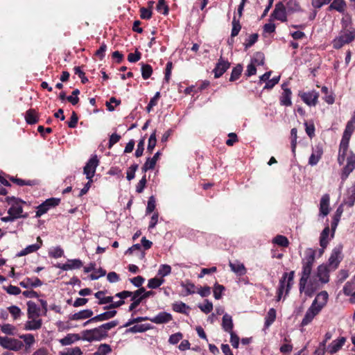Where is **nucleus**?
Segmentation results:
<instances>
[{"instance_id":"412c9836","label":"nucleus","mask_w":355,"mask_h":355,"mask_svg":"<svg viewBox=\"0 0 355 355\" xmlns=\"http://www.w3.org/2000/svg\"><path fill=\"white\" fill-rule=\"evenodd\" d=\"M283 92L280 96V104L284 106H291L292 105L291 95L292 92L289 88L287 87V84L284 83L282 85Z\"/></svg>"},{"instance_id":"6e6d98bb","label":"nucleus","mask_w":355,"mask_h":355,"mask_svg":"<svg viewBox=\"0 0 355 355\" xmlns=\"http://www.w3.org/2000/svg\"><path fill=\"white\" fill-rule=\"evenodd\" d=\"M8 310L15 320L19 319L22 314L21 309L17 306H10Z\"/></svg>"},{"instance_id":"09e8293b","label":"nucleus","mask_w":355,"mask_h":355,"mask_svg":"<svg viewBox=\"0 0 355 355\" xmlns=\"http://www.w3.org/2000/svg\"><path fill=\"white\" fill-rule=\"evenodd\" d=\"M354 130H353L349 127H347V126L345 127V129L343 132V137H342V139L340 141L341 144L349 146V140H350L351 136H352Z\"/></svg>"},{"instance_id":"49530a36","label":"nucleus","mask_w":355,"mask_h":355,"mask_svg":"<svg viewBox=\"0 0 355 355\" xmlns=\"http://www.w3.org/2000/svg\"><path fill=\"white\" fill-rule=\"evenodd\" d=\"M348 146H349L343 145V144H340L338 156V162L340 165L343 164V163L345 162V156H346L347 151L348 149Z\"/></svg>"},{"instance_id":"c85d7f7f","label":"nucleus","mask_w":355,"mask_h":355,"mask_svg":"<svg viewBox=\"0 0 355 355\" xmlns=\"http://www.w3.org/2000/svg\"><path fill=\"white\" fill-rule=\"evenodd\" d=\"M19 285L25 288L30 287H38L42 285V281L37 277L26 278L19 283Z\"/></svg>"},{"instance_id":"0eeeda50","label":"nucleus","mask_w":355,"mask_h":355,"mask_svg":"<svg viewBox=\"0 0 355 355\" xmlns=\"http://www.w3.org/2000/svg\"><path fill=\"white\" fill-rule=\"evenodd\" d=\"M0 345L4 349L12 351H19L24 347L21 340L7 336H0Z\"/></svg>"},{"instance_id":"4c0bfd02","label":"nucleus","mask_w":355,"mask_h":355,"mask_svg":"<svg viewBox=\"0 0 355 355\" xmlns=\"http://www.w3.org/2000/svg\"><path fill=\"white\" fill-rule=\"evenodd\" d=\"M354 289L355 280H352L345 283V284L343 286V291L346 296H351V297H352Z\"/></svg>"},{"instance_id":"864d4df0","label":"nucleus","mask_w":355,"mask_h":355,"mask_svg":"<svg viewBox=\"0 0 355 355\" xmlns=\"http://www.w3.org/2000/svg\"><path fill=\"white\" fill-rule=\"evenodd\" d=\"M150 329V327L148 324H136L128 329L127 331L131 333L144 332Z\"/></svg>"},{"instance_id":"423d86ee","label":"nucleus","mask_w":355,"mask_h":355,"mask_svg":"<svg viewBox=\"0 0 355 355\" xmlns=\"http://www.w3.org/2000/svg\"><path fill=\"white\" fill-rule=\"evenodd\" d=\"M141 290L137 289L134 292L123 291L122 292L118 293L115 295V297H119V299H126L128 297H131V301L132 302L129 306V311H132L135 309L139 304L143 300L141 293H142Z\"/></svg>"},{"instance_id":"5fc2aeb1","label":"nucleus","mask_w":355,"mask_h":355,"mask_svg":"<svg viewBox=\"0 0 355 355\" xmlns=\"http://www.w3.org/2000/svg\"><path fill=\"white\" fill-rule=\"evenodd\" d=\"M153 73L152 67L148 64H141V75L142 78L144 80H146L150 78Z\"/></svg>"},{"instance_id":"f03ea898","label":"nucleus","mask_w":355,"mask_h":355,"mask_svg":"<svg viewBox=\"0 0 355 355\" xmlns=\"http://www.w3.org/2000/svg\"><path fill=\"white\" fill-rule=\"evenodd\" d=\"M7 202L10 205L8 209V216L1 218V221L5 223L13 222L19 218H26L28 214L24 212L23 207L26 205L25 201L15 197H8Z\"/></svg>"},{"instance_id":"ddd939ff","label":"nucleus","mask_w":355,"mask_h":355,"mask_svg":"<svg viewBox=\"0 0 355 355\" xmlns=\"http://www.w3.org/2000/svg\"><path fill=\"white\" fill-rule=\"evenodd\" d=\"M287 13L284 4L282 2H279L275 5L272 17L277 20L284 22L287 21Z\"/></svg>"},{"instance_id":"cd10ccee","label":"nucleus","mask_w":355,"mask_h":355,"mask_svg":"<svg viewBox=\"0 0 355 355\" xmlns=\"http://www.w3.org/2000/svg\"><path fill=\"white\" fill-rule=\"evenodd\" d=\"M42 320L40 318H31L24 324V329L26 331L37 330L41 328Z\"/></svg>"},{"instance_id":"c756f323","label":"nucleus","mask_w":355,"mask_h":355,"mask_svg":"<svg viewBox=\"0 0 355 355\" xmlns=\"http://www.w3.org/2000/svg\"><path fill=\"white\" fill-rule=\"evenodd\" d=\"M80 340H82L81 334H68L65 337L60 339L59 342L62 346H67Z\"/></svg>"},{"instance_id":"2f4dec72","label":"nucleus","mask_w":355,"mask_h":355,"mask_svg":"<svg viewBox=\"0 0 355 355\" xmlns=\"http://www.w3.org/2000/svg\"><path fill=\"white\" fill-rule=\"evenodd\" d=\"M180 286L184 289L182 293V296H188L196 292L195 285L190 282H182Z\"/></svg>"},{"instance_id":"7ed1b4c3","label":"nucleus","mask_w":355,"mask_h":355,"mask_svg":"<svg viewBox=\"0 0 355 355\" xmlns=\"http://www.w3.org/2000/svg\"><path fill=\"white\" fill-rule=\"evenodd\" d=\"M312 271H302L299 282V291L307 297H311L320 288V284Z\"/></svg>"},{"instance_id":"bb28decb","label":"nucleus","mask_w":355,"mask_h":355,"mask_svg":"<svg viewBox=\"0 0 355 355\" xmlns=\"http://www.w3.org/2000/svg\"><path fill=\"white\" fill-rule=\"evenodd\" d=\"M229 266L231 270L234 272L236 275L243 276L246 274L247 269L245 268L243 263L239 261H234V262L230 261Z\"/></svg>"},{"instance_id":"4d7b16f0","label":"nucleus","mask_w":355,"mask_h":355,"mask_svg":"<svg viewBox=\"0 0 355 355\" xmlns=\"http://www.w3.org/2000/svg\"><path fill=\"white\" fill-rule=\"evenodd\" d=\"M157 144L156 132L155 130L150 135L148 139L147 149L149 152H152Z\"/></svg>"},{"instance_id":"052dcab7","label":"nucleus","mask_w":355,"mask_h":355,"mask_svg":"<svg viewBox=\"0 0 355 355\" xmlns=\"http://www.w3.org/2000/svg\"><path fill=\"white\" fill-rule=\"evenodd\" d=\"M49 254L53 258H60L63 255L64 251L60 247L58 246L51 249Z\"/></svg>"},{"instance_id":"39448f33","label":"nucleus","mask_w":355,"mask_h":355,"mask_svg":"<svg viewBox=\"0 0 355 355\" xmlns=\"http://www.w3.org/2000/svg\"><path fill=\"white\" fill-rule=\"evenodd\" d=\"M294 271H291L290 272H284L279 281V286L277 292V300H280L284 293L288 294L292 284L293 283L294 279Z\"/></svg>"},{"instance_id":"72a5a7b5","label":"nucleus","mask_w":355,"mask_h":355,"mask_svg":"<svg viewBox=\"0 0 355 355\" xmlns=\"http://www.w3.org/2000/svg\"><path fill=\"white\" fill-rule=\"evenodd\" d=\"M286 10L288 13L300 11V6L297 0H288L286 3Z\"/></svg>"},{"instance_id":"473e14b6","label":"nucleus","mask_w":355,"mask_h":355,"mask_svg":"<svg viewBox=\"0 0 355 355\" xmlns=\"http://www.w3.org/2000/svg\"><path fill=\"white\" fill-rule=\"evenodd\" d=\"M346 8V3L344 0H333L330 4L329 10H336V11L343 13Z\"/></svg>"},{"instance_id":"37998d69","label":"nucleus","mask_w":355,"mask_h":355,"mask_svg":"<svg viewBox=\"0 0 355 355\" xmlns=\"http://www.w3.org/2000/svg\"><path fill=\"white\" fill-rule=\"evenodd\" d=\"M19 338L24 340L26 349L31 348L33 346V345L35 343V337L31 334L21 335Z\"/></svg>"},{"instance_id":"6ab92c4d","label":"nucleus","mask_w":355,"mask_h":355,"mask_svg":"<svg viewBox=\"0 0 355 355\" xmlns=\"http://www.w3.org/2000/svg\"><path fill=\"white\" fill-rule=\"evenodd\" d=\"M323 155L322 147L320 145L315 146L312 149V153L309 159V164L311 166H315L320 160Z\"/></svg>"},{"instance_id":"79ce46f5","label":"nucleus","mask_w":355,"mask_h":355,"mask_svg":"<svg viewBox=\"0 0 355 355\" xmlns=\"http://www.w3.org/2000/svg\"><path fill=\"white\" fill-rule=\"evenodd\" d=\"M112 352V348L110 345L103 343L101 344L97 350L94 353V355H107Z\"/></svg>"},{"instance_id":"e2e57ef3","label":"nucleus","mask_w":355,"mask_h":355,"mask_svg":"<svg viewBox=\"0 0 355 355\" xmlns=\"http://www.w3.org/2000/svg\"><path fill=\"white\" fill-rule=\"evenodd\" d=\"M83 352L79 347L68 348L62 352V355H82Z\"/></svg>"},{"instance_id":"aec40b11","label":"nucleus","mask_w":355,"mask_h":355,"mask_svg":"<svg viewBox=\"0 0 355 355\" xmlns=\"http://www.w3.org/2000/svg\"><path fill=\"white\" fill-rule=\"evenodd\" d=\"M172 315L165 311L160 312L153 318H148V320L157 324L168 323L172 320Z\"/></svg>"},{"instance_id":"4be33fe9","label":"nucleus","mask_w":355,"mask_h":355,"mask_svg":"<svg viewBox=\"0 0 355 355\" xmlns=\"http://www.w3.org/2000/svg\"><path fill=\"white\" fill-rule=\"evenodd\" d=\"M42 245V241L40 236L37 238V243L35 244L29 245L24 249L19 252L17 254V257L26 256L28 254L37 251Z\"/></svg>"},{"instance_id":"f257e3e1","label":"nucleus","mask_w":355,"mask_h":355,"mask_svg":"<svg viewBox=\"0 0 355 355\" xmlns=\"http://www.w3.org/2000/svg\"><path fill=\"white\" fill-rule=\"evenodd\" d=\"M119 324L117 320L104 323L97 327L81 331V338L83 341L89 343L101 341L108 336V331Z\"/></svg>"},{"instance_id":"ea45409f","label":"nucleus","mask_w":355,"mask_h":355,"mask_svg":"<svg viewBox=\"0 0 355 355\" xmlns=\"http://www.w3.org/2000/svg\"><path fill=\"white\" fill-rule=\"evenodd\" d=\"M95 297L99 300L98 304H109L110 302H112V300H114V297L112 296H104V293L103 291H98L95 293Z\"/></svg>"},{"instance_id":"dca6fc26","label":"nucleus","mask_w":355,"mask_h":355,"mask_svg":"<svg viewBox=\"0 0 355 355\" xmlns=\"http://www.w3.org/2000/svg\"><path fill=\"white\" fill-rule=\"evenodd\" d=\"M328 298L329 295L327 292L324 291H321L316 295L311 305L314 306V307L318 309L321 311L322 309L326 306Z\"/></svg>"},{"instance_id":"0e129e2a","label":"nucleus","mask_w":355,"mask_h":355,"mask_svg":"<svg viewBox=\"0 0 355 355\" xmlns=\"http://www.w3.org/2000/svg\"><path fill=\"white\" fill-rule=\"evenodd\" d=\"M198 307L205 313H209L213 309V304L211 302H209V300H205V304H200L198 306Z\"/></svg>"},{"instance_id":"f704fd0d","label":"nucleus","mask_w":355,"mask_h":355,"mask_svg":"<svg viewBox=\"0 0 355 355\" xmlns=\"http://www.w3.org/2000/svg\"><path fill=\"white\" fill-rule=\"evenodd\" d=\"M276 319V311L275 309L271 308L269 309L266 318H265V324L264 327L266 329H268L275 320Z\"/></svg>"},{"instance_id":"de8ad7c7","label":"nucleus","mask_w":355,"mask_h":355,"mask_svg":"<svg viewBox=\"0 0 355 355\" xmlns=\"http://www.w3.org/2000/svg\"><path fill=\"white\" fill-rule=\"evenodd\" d=\"M171 272V267L168 264H161L157 271V276L160 278H164L168 276Z\"/></svg>"},{"instance_id":"393cba45","label":"nucleus","mask_w":355,"mask_h":355,"mask_svg":"<svg viewBox=\"0 0 355 355\" xmlns=\"http://www.w3.org/2000/svg\"><path fill=\"white\" fill-rule=\"evenodd\" d=\"M93 315L94 313L91 309H84L70 315L69 319L70 320H89L93 318Z\"/></svg>"},{"instance_id":"bf43d9fd","label":"nucleus","mask_w":355,"mask_h":355,"mask_svg":"<svg viewBox=\"0 0 355 355\" xmlns=\"http://www.w3.org/2000/svg\"><path fill=\"white\" fill-rule=\"evenodd\" d=\"M297 129L296 128H292L291 130V148L292 152L294 154L295 153V148L297 146Z\"/></svg>"},{"instance_id":"3c124183","label":"nucleus","mask_w":355,"mask_h":355,"mask_svg":"<svg viewBox=\"0 0 355 355\" xmlns=\"http://www.w3.org/2000/svg\"><path fill=\"white\" fill-rule=\"evenodd\" d=\"M243 71V67L241 64H237L235 67L233 68L231 76L230 78V80L233 82L239 78Z\"/></svg>"},{"instance_id":"c9c22d12","label":"nucleus","mask_w":355,"mask_h":355,"mask_svg":"<svg viewBox=\"0 0 355 355\" xmlns=\"http://www.w3.org/2000/svg\"><path fill=\"white\" fill-rule=\"evenodd\" d=\"M342 214H343V208L341 207H340L337 209V210L334 214L332 223H331L332 234H331V237L334 236L335 230L336 229V227L338 226V224L339 223V220L340 219Z\"/></svg>"},{"instance_id":"f8f14e48","label":"nucleus","mask_w":355,"mask_h":355,"mask_svg":"<svg viewBox=\"0 0 355 355\" xmlns=\"http://www.w3.org/2000/svg\"><path fill=\"white\" fill-rule=\"evenodd\" d=\"M116 314V311L110 310L105 311L103 313L98 314L93 318L87 320L86 322L83 323V326L85 327L91 323L94 322H100L105 320H108L112 318H114Z\"/></svg>"},{"instance_id":"a211bd4d","label":"nucleus","mask_w":355,"mask_h":355,"mask_svg":"<svg viewBox=\"0 0 355 355\" xmlns=\"http://www.w3.org/2000/svg\"><path fill=\"white\" fill-rule=\"evenodd\" d=\"M329 232L330 229L329 225L327 224L324 230L322 231L320 236V245L321 246V249L319 250V255H322L324 252V249L327 248L329 239Z\"/></svg>"},{"instance_id":"e433bc0d","label":"nucleus","mask_w":355,"mask_h":355,"mask_svg":"<svg viewBox=\"0 0 355 355\" xmlns=\"http://www.w3.org/2000/svg\"><path fill=\"white\" fill-rule=\"evenodd\" d=\"M164 282H165L164 278H160L158 277H155L151 278L148 280L147 286L149 288L155 289V288H159Z\"/></svg>"},{"instance_id":"9d476101","label":"nucleus","mask_w":355,"mask_h":355,"mask_svg":"<svg viewBox=\"0 0 355 355\" xmlns=\"http://www.w3.org/2000/svg\"><path fill=\"white\" fill-rule=\"evenodd\" d=\"M98 165V159L96 155L92 157L86 163L83 168V173L87 180H92L96 173V169Z\"/></svg>"},{"instance_id":"a19ab883","label":"nucleus","mask_w":355,"mask_h":355,"mask_svg":"<svg viewBox=\"0 0 355 355\" xmlns=\"http://www.w3.org/2000/svg\"><path fill=\"white\" fill-rule=\"evenodd\" d=\"M28 319L37 318L40 315L39 308L33 302L28 303Z\"/></svg>"},{"instance_id":"4468645a","label":"nucleus","mask_w":355,"mask_h":355,"mask_svg":"<svg viewBox=\"0 0 355 355\" xmlns=\"http://www.w3.org/2000/svg\"><path fill=\"white\" fill-rule=\"evenodd\" d=\"M230 62L220 57L213 70L214 73V77L216 78H220L230 68Z\"/></svg>"},{"instance_id":"b1692460","label":"nucleus","mask_w":355,"mask_h":355,"mask_svg":"<svg viewBox=\"0 0 355 355\" xmlns=\"http://www.w3.org/2000/svg\"><path fill=\"white\" fill-rule=\"evenodd\" d=\"M346 339L345 337H340L333 340L327 347V351L330 354H335L338 352L345 345Z\"/></svg>"},{"instance_id":"8fccbe9b","label":"nucleus","mask_w":355,"mask_h":355,"mask_svg":"<svg viewBox=\"0 0 355 355\" xmlns=\"http://www.w3.org/2000/svg\"><path fill=\"white\" fill-rule=\"evenodd\" d=\"M1 331L7 335L14 336L16 334V327L10 324H3L1 326Z\"/></svg>"},{"instance_id":"603ef678","label":"nucleus","mask_w":355,"mask_h":355,"mask_svg":"<svg viewBox=\"0 0 355 355\" xmlns=\"http://www.w3.org/2000/svg\"><path fill=\"white\" fill-rule=\"evenodd\" d=\"M172 308L177 313H185L189 306L184 302H178L173 304Z\"/></svg>"},{"instance_id":"5701e85b","label":"nucleus","mask_w":355,"mask_h":355,"mask_svg":"<svg viewBox=\"0 0 355 355\" xmlns=\"http://www.w3.org/2000/svg\"><path fill=\"white\" fill-rule=\"evenodd\" d=\"M341 250L340 248H334L331 254V256L329 259V266L335 270L338 266L340 260H341Z\"/></svg>"},{"instance_id":"774afa93","label":"nucleus","mask_w":355,"mask_h":355,"mask_svg":"<svg viewBox=\"0 0 355 355\" xmlns=\"http://www.w3.org/2000/svg\"><path fill=\"white\" fill-rule=\"evenodd\" d=\"M346 164L353 171L355 169V154L354 153H350L349 156L347 158Z\"/></svg>"},{"instance_id":"680f3d73","label":"nucleus","mask_w":355,"mask_h":355,"mask_svg":"<svg viewBox=\"0 0 355 355\" xmlns=\"http://www.w3.org/2000/svg\"><path fill=\"white\" fill-rule=\"evenodd\" d=\"M157 10L159 12H162L164 15H167L168 12V8L165 3V0H159L157 4Z\"/></svg>"},{"instance_id":"6e6552de","label":"nucleus","mask_w":355,"mask_h":355,"mask_svg":"<svg viewBox=\"0 0 355 355\" xmlns=\"http://www.w3.org/2000/svg\"><path fill=\"white\" fill-rule=\"evenodd\" d=\"M316 250L313 248H307L304 252V257L302 259V271H312L313 263L315 261Z\"/></svg>"},{"instance_id":"1a4fd4ad","label":"nucleus","mask_w":355,"mask_h":355,"mask_svg":"<svg viewBox=\"0 0 355 355\" xmlns=\"http://www.w3.org/2000/svg\"><path fill=\"white\" fill-rule=\"evenodd\" d=\"M60 202L59 198H49L37 207L36 217L39 218L46 213L51 208L58 205Z\"/></svg>"},{"instance_id":"a18cd8bd","label":"nucleus","mask_w":355,"mask_h":355,"mask_svg":"<svg viewBox=\"0 0 355 355\" xmlns=\"http://www.w3.org/2000/svg\"><path fill=\"white\" fill-rule=\"evenodd\" d=\"M272 243L277 244L281 247H288L289 245V241L288 239L283 235H277L272 239Z\"/></svg>"},{"instance_id":"7c9ffc66","label":"nucleus","mask_w":355,"mask_h":355,"mask_svg":"<svg viewBox=\"0 0 355 355\" xmlns=\"http://www.w3.org/2000/svg\"><path fill=\"white\" fill-rule=\"evenodd\" d=\"M233 320L230 315L225 313L223 315L222 320V328L226 332L233 331Z\"/></svg>"},{"instance_id":"338daca9","label":"nucleus","mask_w":355,"mask_h":355,"mask_svg":"<svg viewBox=\"0 0 355 355\" xmlns=\"http://www.w3.org/2000/svg\"><path fill=\"white\" fill-rule=\"evenodd\" d=\"M138 165L137 164H133L130 166L128 170H127V175L126 178L128 180H131L135 178V172L137 170Z\"/></svg>"},{"instance_id":"a878e982","label":"nucleus","mask_w":355,"mask_h":355,"mask_svg":"<svg viewBox=\"0 0 355 355\" xmlns=\"http://www.w3.org/2000/svg\"><path fill=\"white\" fill-rule=\"evenodd\" d=\"M329 200L330 198L328 194L322 196L320 201V216L324 217L329 213Z\"/></svg>"},{"instance_id":"20e7f679","label":"nucleus","mask_w":355,"mask_h":355,"mask_svg":"<svg viewBox=\"0 0 355 355\" xmlns=\"http://www.w3.org/2000/svg\"><path fill=\"white\" fill-rule=\"evenodd\" d=\"M355 40V28L349 27V29H342L338 35L332 41L333 47L336 49L342 48Z\"/></svg>"},{"instance_id":"58836bf2","label":"nucleus","mask_w":355,"mask_h":355,"mask_svg":"<svg viewBox=\"0 0 355 355\" xmlns=\"http://www.w3.org/2000/svg\"><path fill=\"white\" fill-rule=\"evenodd\" d=\"M25 118L28 124H35L38 121V115L34 110H28L26 113Z\"/></svg>"},{"instance_id":"13d9d810","label":"nucleus","mask_w":355,"mask_h":355,"mask_svg":"<svg viewBox=\"0 0 355 355\" xmlns=\"http://www.w3.org/2000/svg\"><path fill=\"white\" fill-rule=\"evenodd\" d=\"M225 290V287L222 285L216 284L214 286V297L216 300H219L222 297L223 292Z\"/></svg>"},{"instance_id":"f3484780","label":"nucleus","mask_w":355,"mask_h":355,"mask_svg":"<svg viewBox=\"0 0 355 355\" xmlns=\"http://www.w3.org/2000/svg\"><path fill=\"white\" fill-rule=\"evenodd\" d=\"M320 311L318 309L311 305L305 313L304 317L301 322V325L304 327L310 324L314 318L320 313Z\"/></svg>"},{"instance_id":"69168bd1","label":"nucleus","mask_w":355,"mask_h":355,"mask_svg":"<svg viewBox=\"0 0 355 355\" xmlns=\"http://www.w3.org/2000/svg\"><path fill=\"white\" fill-rule=\"evenodd\" d=\"M251 63H254V65H263L264 63V56L261 53H257L254 57L252 59Z\"/></svg>"},{"instance_id":"9b49d317","label":"nucleus","mask_w":355,"mask_h":355,"mask_svg":"<svg viewBox=\"0 0 355 355\" xmlns=\"http://www.w3.org/2000/svg\"><path fill=\"white\" fill-rule=\"evenodd\" d=\"M299 96L307 105L315 106L318 103L319 93L312 90L306 92H300Z\"/></svg>"},{"instance_id":"c03bdc74","label":"nucleus","mask_w":355,"mask_h":355,"mask_svg":"<svg viewBox=\"0 0 355 355\" xmlns=\"http://www.w3.org/2000/svg\"><path fill=\"white\" fill-rule=\"evenodd\" d=\"M66 263L67 266L65 267V269L67 270L78 269L83 266L82 261L78 259H69Z\"/></svg>"},{"instance_id":"2eb2a0df","label":"nucleus","mask_w":355,"mask_h":355,"mask_svg":"<svg viewBox=\"0 0 355 355\" xmlns=\"http://www.w3.org/2000/svg\"><path fill=\"white\" fill-rule=\"evenodd\" d=\"M329 270L327 266L322 264L317 268V272L315 274L318 281L320 284H323L329 282Z\"/></svg>"}]
</instances>
